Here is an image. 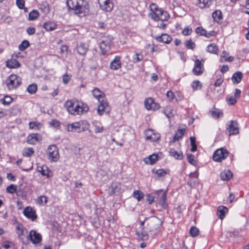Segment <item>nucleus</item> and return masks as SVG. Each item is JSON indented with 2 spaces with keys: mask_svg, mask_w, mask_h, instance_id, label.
I'll return each mask as SVG.
<instances>
[{
  "mask_svg": "<svg viewBox=\"0 0 249 249\" xmlns=\"http://www.w3.org/2000/svg\"><path fill=\"white\" fill-rule=\"evenodd\" d=\"M112 40L113 37L111 36H108L103 38L99 46L102 54H106L110 50Z\"/></svg>",
  "mask_w": 249,
  "mask_h": 249,
  "instance_id": "39448f33",
  "label": "nucleus"
},
{
  "mask_svg": "<svg viewBox=\"0 0 249 249\" xmlns=\"http://www.w3.org/2000/svg\"><path fill=\"white\" fill-rule=\"evenodd\" d=\"M144 105L147 110H156L160 108V105L155 103L152 98H148L144 101Z\"/></svg>",
  "mask_w": 249,
  "mask_h": 249,
  "instance_id": "f8f14e48",
  "label": "nucleus"
},
{
  "mask_svg": "<svg viewBox=\"0 0 249 249\" xmlns=\"http://www.w3.org/2000/svg\"><path fill=\"white\" fill-rule=\"evenodd\" d=\"M156 194L158 196L160 195V194L161 195L160 198V203L162 205L163 207H164L166 200L167 191L163 192L162 190H159L156 192Z\"/></svg>",
  "mask_w": 249,
  "mask_h": 249,
  "instance_id": "4be33fe9",
  "label": "nucleus"
},
{
  "mask_svg": "<svg viewBox=\"0 0 249 249\" xmlns=\"http://www.w3.org/2000/svg\"><path fill=\"white\" fill-rule=\"evenodd\" d=\"M212 17L213 20L217 22H219L223 18L222 12L220 10L214 11L212 14Z\"/></svg>",
  "mask_w": 249,
  "mask_h": 249,
  "instance_id": "c756f323",
  "label": "nucleus"
},
{
  "mask_svg": "<svg viewBox=\"0 0 249 249\" xmlns=\"http://www.w3.org/2000/svg\"><path fill=\"white\" fill-rule=\"evenodd\" d=\"M1 102L4 105H9L12 101V99L10 96H5L4 98L0 100Z\"/></svg>",
  "mask_w": 249,
  "mask_h": 249,
  "instance_id": "a18cd8bd",
  "label": "nucleus"
},
{
  "mask_svg": "<svg viewBox=\"0 0 249 249\" xmlns=\"http://www.w3.org/2000/svg\"><path fill=\"white\" fill-rule=\"evenodd\" d=\"M39 16V12L37 10H33L29 14L28 18L30 20H34L37 18Z\"/></svg>",
  "mask_w": 249,
  "mask_h": 249,
  "instance_id": "e433bc0d",
  "label": "nucleus"
},
{
  "mask_svg": "<svg viewBox=\"0 0 249 249\" xmlns=\"http://www.w3.org/2000/svg\"><path fill=\"white\" fill-rule=\"evenodd\" d=\"M207 51L210 53L217 54L218 52V48L215 44L211 43L207 46Z\"/></svg>",
  "mask_w": 249,
  "mask_h": 249,
  "instance_id": "7c9ffc66",
  "label": "nucleus"
},
{
  "mask_svg": "<svg viewBox=\"0 0 249 249\" xmlns=\"http://www.w3.org/2000/svg\"><path fill=\"white\" fill-rule=\"evenodd\" d=\"M228 151L223 148L216 150L213 155V160L217 162H221L228 156Z\"/></svg>",
  "mask_w": 249,
  "mask_h": 249,
  "instance_id": "0eeeda50",
  "label": "nucleus"
},
{
  "mask_svg": "<svg viewBox=\"0 0 249 249\" xmlns=\"http://www.w3.org/2000/svg\"><path fill=\"white\" fill-rule=\"evenodd\" d=\"M227 101L229 105H233L237 102L236 98L232 96L229 98H227Z\"/></svg>",
  "mask_w": 249,
  "mask_h": 249,
  "instance_id": "4d7b16f0",
  "label": "nucleus"
},
{
  "mask_svg": "<svg viewBox=\"0 0 249 249\" xmlns=\"http://www.w3.org/2000/svg\"><path fill=\"white\" fill-rule=\"evenodd\" d=\"M34 153L33 148H25L23 151V156L24 157H29Z\"/></svg>",
  "mask_w": 249,
  "mask_h": 249,
  "instance_id": "79ce46f5",
  "label": "nucleus"
},
{
  "mask_svg": "<svg viewBox=\"0 0 249 249\" xmlns=\"http://www.w3.org/2000/svg\"><path fill=\"white\" fill-rule=\"evenodd\" d=\"M239 125L237 121H231L229 124L227 125V130L229 132V135H236L239 133Z\"/></svg>",
  "mask_w": 249,
  "mask_h": 249,
  "instance_id": "1a4fd4ad",
  "label": "nucleus"
},
{
  "mask_svg": "<svg viewBox=\"0 0 249 249\" xmlns=\"http://www.w3.org/2000/svg\"><path fill=\"white\" fill-rule=\"evenodd\" d=\"M16 4L19 9H22L24 7L25 1L24 0H17Z\"/></svg>",
  "mask_w": 249,
  "mask_h": 249,
  "instance_id": "e2e57ef3",
  "label": "nucleus"
},
{
  "mask_svg": "<svg viewBox=\"0 0 249 249\" xmlns=\"http://www.w3.org/2000/svg\"><path fill=\"white\" fill-rule=\"evenodd\" d=\"M47 155L48 159L52 162L57 161L59 158L58 149L54 144L51 145L48 147Z\"/></svg>",
  "mask_w": 249,
  "mask_h": 249,
  "instance_id": "423d86ee",
  "label": "nucleus"
},
{
  "mask_svg": "<svg viewBox=\"0 0 249 249\" xmlns=\"http://www.w3.org/2000/svg\"><path fill=\"white\" fill-rule=\"evenodd\" d=\"M121 67V62L120 61V57L117 56L115 57L114 60L110 64V68L112 70H117L120 69Z\"/></svg>",
  "mask_w": 249,
  "mask_h": 249,
  "instance_id": "aec40b11",
  "label": "nucleus"
},
{
  "mask_svg": "<svg viewBox=\"0 0 249 249\" xmlns=\"http://www.w3.org/2000/svg\"><path fill=\"white\" fill-rule=\"evenodd\" d=\"M23 213L27 218L31 219L32 221L35 220L37 218L35 211L31 207H26L24 209Z\"/></svg>",
  "mask_w": 249,
  "mask_h": 249,
  "instance_id": "4468645a",
  "label": "nucleus"
},
{
  "mask_svg": "<svg viewBox=\"0 0 249 249\" xmlns=\"http://www.w3.org/2000/svg\"><path fill=\"white\" fill-rule=\"evenodd\" d=\"M37 86L35 84H32L27 87V90L30 94H34L37 91Z\"/></svg>",
  "mask_w": 249,
  "mask_h": 249,
  "instance_id": "ea45409f",
  "label": "nucleus"
},
{
  "mask_svg": "<svg viewBox=\"0 0 249 249\" xmlns=\"http://www.w3.org/2000/svg\"><path fill=\"white\" fill-rule=\"evenodd\" d=\"M145 139L147 140H150L152 142H156L159 140L160 137V134L156 132L152 129H148L145 132Z\"/></svg>",
  "mask_w": 249,
  "mask_h": 249,
  "instance_id": "6e6552de",
  "label": "nucleus"
},
{
  "mask_svg": "<svg viewBox=\"0 0 249 249\" xmlns=\"http://www.w3.org/2000/svg\"><path fill=\"white\" fill-rule=\"evenodd\" d=\"M192 32V28H190L187 27L184 28V29L182 31V33L184 36H189L191 34Z\"/></svg>",
  "mask_w": 249,
  "mask_h": 249,
  "instance_id": "0e129e2a",
  "label": "nucleus"
},
{
  "mask_svg": "<svg viewBox=\"0 0 249 249\" xmlns=\"http://www.w3.org/2000/svg\"><path fill=\"white\" fill-rule=\"evenodd\" d=\"M200 87L201 88V85L200 82L198 80L194 81L192 83V87L194 90L197 89L198 88Z\"/></svg>",
  "mask_w": 249,
  "mask_h": 249,
  "instance_id": "864d4df0",
  "label": "nucleus"
},
{
  "mask_svg": "<svg viewBox=\"0 0 249 249\" xmlns=\"http://www.w3.org/2000/svg\"><path fill=\"white\" fill-rule=\"evenodd\" d=\"M232 177V173L229 170H225L220 173V178L223 180H228Z\"/></svg>",
  "mask_w": 249,
  "mask_h": 249,
  "instance_id": "393cba45",
  "label": "nucleus"
},
{
  "mask_svg": "<svg viewBox=\"0 0 249 249\" xmlns=\"http://www.w3.org/2000/svg\"><path fill=\"white\" fill-rule=\"evenodd\" d=\"M243 77V74L240 71H237L233 73L231 79L233 83L238 84L240 82Z\"/></svg>",
  "mask_w": 249,
  "mask_h": 249,
  "instance_id": "cd10ccee",
  "label": "nucleus"
},
{
  "mask_svg": "<svg viewBox=\"0 0 249 249\" xmlns=\"http://www.w3.org/2000/svg\"><path fill=\"white\" fill-rule=\"evenodd\" d=\"M133 196L139 201L142 198L143 194L141 191L136 190L133 192Z\"/></svg>",
  "mask_w": 249,
  "mask_h": 249,
  "instance_id": "37998d69",
  "label": "nucleus"
},
{
  "mask_svg": "<svg viewBox=\"0 0 249 249\" xmlns=\"http://www.w3.org/2000/svg\"><path fill=\"white\" fill-rule=\"evenodd\" d=\"M210 113L213 117L218 119L220 117V114L222 115V113H221L219 110H213L210 111Z\"/></svg>",
  "mask_w": 249,
  "mask_h": 249,
  "instance_id": "13d9d810",
  "label": "nucleus"
},
{
  "mask_svg": "<svg viewBox=\"0 0 249 249\" xmlns=\"http://www.w3.org/2000/svg\"><path fill=\"white\" fill-rule=\"evenodd\" d=\"M228 212V208L224 206H220L217 210V215L218 217L222 220L225 216L226 213Z\"/></svg>",
  "mask_w": 249,
  "mask_h": 249,
  "instance_id": "412c9836",
  "label": "nucleus"
},
{
  "mask_svg": "<svg viewBox=\"0 0 249 249\" xmlns=\"http://www.w3.org/2000/svg\"><path fill=\"white\" fill-rule=\"evenodd\" d=\"M76 103L77 102L75 101L68 100L65 102L64 106L66 108L69 113H70V111H73L72 108Z\"/></svg>",
  "mask_w": 249,
  "mask_h": 249,
  "instance_id": "2f4dec72",
  "label": "nucleus"
},
{
  "mask_svg": "<svg viewBox=\"0 0 249 249\" xmlns=\"http://www.w3.org/2000/svg\"><path fill=\"white\" fill-rule=\"evenodd\" d=\"M88 47L89 46L87 44L81 43L79 45H77L76 50L80 55L84 56L88 50Z\"/></svg>",
  "mask_w": 249,
  "mask_h": 249,
  "instance_id": "a211bd4d",
  "label": "nucleus"
},
{
  "mask_svg": "<svg viewBox=\"0 0 249 249\" xmlns=\"http://www.w3.org/2000/svg\"><path fill=\"white\" fill-rule=\"evenodd\" d=\"M93 96L98 100L99 105L97 112L99 115H102L104 112L109 113L110 108L105 98V94L98 88H94L92 91Z\"/></svg>",
  "mask_w": 249,
  "mask_h": 249,
  "instance_id": "7ed1b4c3",
  "label": "nucleus"
},
{
  "mask_svg": "<svg viewBox=\"0 0 249 249\" xmlns=\"http://www.w3.org/2000/svg\"><path fill=\"white\" fill-rule=\"evenodd\" d=\"M2 246L6 249H14V245L11 242L5 241Z\"/></svg>",
  "mask_w": 249,
  "mask_h": 249,
  "instance_id": "09e8293b",
  "label": "nucleus"
},
{
  "mask_svg": "<svg viewBox=\"0 0 249 249\" xmlns=\"http://www.w3.org/2000/svg\"><path fill=\"white\" fill-rule=\"evenodd\" d=\"M17 186L14 184H11L6 188V192L9 194H13L17 191Z\"/></svg>",
  "mask_w": 249,
  "mask_h": 249,
  "instance_id": "c03bdc74",
  "label": "nucleus"
},
{
  "mask_svg": "<svg viewBox=\"0 0 249 249\" xmlns=\"http://www.w3.org/2000/svg\"><path fill=\"white\" fill-rule=\"evenodd\" d=\"M204 70L203 65L202 62L198 59L195 61L194 68L193 72L196 75H201Z\"/></svg>",
  "mask_w": 249,
  "mask_h": 249,
  "instance_id": "ddd939ff",
  "label": "nucleus"
},
{
  "mask_svg": "<svg viewBox=\"0 0 249 249\" xmlns=\"http://www.w3.org/2000/svg\"><path fill=\"white\" fill-rule=\"evenodd\" d=\"M56 24L52 21H48L45 22L43 25V28L47 31H52L55 30L56 28Z\"/></svg>",
  "mask_w": 249,
  "mask_h": 249,
  "instance_id": "c85d7f7f",
  "label": "nucleus"
},
{
  "mask_svg": "<svg viewBox=\"0 0 249 249\" xmlns=\"http://www.w3.org/2000/svg\"><path fill=\"white\" fill-rule=\"evenodd\" d=\"M196 32L197 35L205 36L206 33V30L202 27H198L196 30Z\"/></svg>",
  "mask_w": 249,
  "mask_h": 249,
  "instance_id": "8fccbe9b",
  "label": "nucleus"
},
{
  "mask_svg": "<svg viewBox=\"0 0 249 249\" xmlns=\"http://www.w3.org/2000/svg\"><path fill=\"white\" fill-rule=\"evenodd\" d=\"M73 111H70V113L73 115H77L82 113L83 111V108L76 103L72 108Z\"/></svg>",
  "mask_w": 249,
  "mask_h": 249,
  "instance_id": "72a5a7b5",
  "label": "nucleus"
},
{
  "mask_svg": "<svg viewBox=\"0 0 249 249\" xmlns=\"http://www.w3.org/2000/svg\"><path fill=\"white\" fill-rule=\"evenodd\" d=\"M6 86L9 90L15 89L21 84V78L16 74H11L6 81Z\"/></svg>",
  "mask_w": 249,
  "mask_h": 249,
  "instance_id": "20e7f679",
  "label": "nucleus"
},
{
  "mask_svg": "<svg viewBox=\"0 0 249 249\" xmlns=\"http://www.w3.org/2000/svg\"><path fill=\"white\" fill-rule=\"evenodd\" d=\"M6 65L9 68L16 69L19 68L20 66V64L17 60L12 59L6 61Z\"/></svg>",
  "mask_w": 249,
  "mask_h": 249,
  "instance_id": "b1692460",
  "label": "nucleus"
},
{
  "mask_svg": "<svg viewBox=\"0 0 249 249\" xmlns=\"http://www.w3.org/2000/svg\"><path fill=\"white\" fill-rule=\"evenodd\" d=\"M40 124L36 122H30L29 126L30 129H38L39 128Z\"/></svg>",
  "mask_w": 249,
  "mask_h": 249,
  "instance_id": "5fc2aeb1",
  "label": "nucleus"
},
{
  "mask_svg": "<svg viewBox=\"0 0 249 249\" xmlns=\"http://www.w3.org/2000/svg\"><path fill=\"white\" fill-rule=\"evenodd\" d=\"M79 133L83 132L88 129L89 124L87 121H81L79 122Z\"/></svg>",
  "mask_w": 249,
  "mask_h": 249,
  "instance_id": "f704fd0d",
  "label": "nucleus"
},
{
  "mask_svg": "<svg viewBox=\"0 0 249 249\" xmlns=\"http://www.w3.org/2000/svg\"><path fill=\"white\" fill-rule=\"evenodd\" d=\"M166 96L170 101H171L174 98V94L170 90L167 92Z\"/></svg>",
  "mask_w": 249,
  "mask_h": 249,
  "instance_id": "338daca9",
  "label": "nucleus"
},
{
  "mask_svg": "<svg viewBox=\"0 0 249 249\" xmlns=\"http://www.w3.org/2000/svg\"><path fill=\"white\" fill-rule=\"evenodd\" d=\"M172 37L166 34H162L161 36L155 37V39L158 42L168 44L172 40Z\"/></svg>",
  "mask_w": 249,
  "mask_h": 249,
  "instance_id": "f3484780",
  "label": "nucleus"
},
{
  "mask_svg": "<svg viewBox=\"0 0 249 249\" xmlns=\"http://www.w3.org/2000/svg\"><path fill=\"white\" fill-rule=\"evenodd\" d=\"M187 159L188 160V162L193 165H196V161L194 159V156L192 154H188L187 155Z\"/></svg>",
  "mask_w": 249,
  "mask_h": 249,
  "instance_id": "603ef678",
  "label": "nucleus"
},
{
  "mask_svg": "<svg viewBox=\"0 0 249 249\" xmlns=\"http://www.w3.org/2000/svg\"><path fill=\"white\" fill-rule=\"evenodd\" d=\"M28 239H29L34 244L39 243L42 240L41 235L36 232L35 230L30 231L29 234L27 236Z\"/></svg>",
  "mask_w": 249,
  "mask_h": 249,
  "instance_id": "9d476101",
  "label": "nucleus"
},
{
  "mask_svg": "<svg viewBox=\"0 0 249 249\" xmlns=\"http://www.w3.org/2000/svg\"><path fill=\"white\" fill-rule=\"evenodd\" d=\"M69 9L73 10L79 16H84L89 12V5L87 1L83 0H67Z\"/></svg>",
  "mask_w": 249,
  "mask_h": 249,
  "instance_id": "f03ea898",
  "label": "nucleus"
},
{
  "mask_svg": "<svg viewBox=\"0 0 249 249\" xmlns=\"http://www.w3.org/2000/svg\"><path fill=\"white\" fill-rule=\"evenodd\" d=\"M104 130V128L103 126L98 125L95 124L94 125V131L96 133H102Z\"/></svg>",
  "mask_w": 249,
  "mask_h": 249,
  "instance_id": "680f3d73",
  "label": "nucleus"
},
{
  "mask_svg": "<svg viewBox=\"0 0 249 249\" xmlns=\"http://www.w3.org/2000/svg\"><path fill=\"white\" fill-rule=\"evenodd\" d=\"M156 174L157 175L159 178H160L164 177L167 174V172L163 169H160L158 170L156 172Z\"/></svg>",
  "mask_w": 249,
  "mask_h": 249,
  "instance_id": "bf43d9fd",
  "label": "nucleus"
},
{
  "mask_svg": "<svg viewBox=\"0 0 249 249\" xmlns=\"http://www.w3.org/2000/svg\"><path fill=\"white\" fill-rule=\"evenodd\" d=\"M190 233L192 236L196 237L198 235L199 233V231L196 227H193L190 230Z\"/></svg>",
  "mask_w": 249,
  "mask_h": 249,
  "instance_id": "de8ad7c7",
  "label": "nucleus"
},
{
  "mask_svg": "<svg viewBox=\"0 0 249 249\" xmlns=\"http://www.w3.org/2000/svg\"><path fill=\"white\" fill-rule=\"evenodd\" d=\"M40 136L38 134H30L27 139V142L28 143L31 144H35L40 141Z\"/></svg>",
  "mask_w": 249,
  "mask_h": 249,
  "instance_id": "dca6fc26",
  "label": "nucleus"
},
{
  "mask_svg": "<svg viewBox=\"0 0 249 249\" xmlns=\"http://www.w3.org/2000/svg\"><path fill=\"white\" fill-rule=\"evenodd\" d=\"M185 129H178L177 132L174 134L173 141L175 142L181 139L184 135Z\"/></svg>",
  "mask_w": 249,
  "mask_h": 249,
  "instance_id": "473e14b6",
  "label": "nucleus"
},
{
  "mask_svg": "<svg viewBox=\"0 0 249 249\" xmlns=\"http://www.w3.org/2000/svg\"><path fill=\"white\" fill-rule=\"evenodd\" d=\"M30 45V43L28 40H24L19 45L18 49L20 51H23L27 48Z\"/></svg>",
  "mask_w": 249,
  "mask_h": 249,
  "instance_id": "a19ab883",
  "label": "nucleus"
},
{
  "mask_svg": "<svg viewBox=\"0 0 249 249\" xmlns=\"http://www.w3.org/2000/svg\"><path fill=\"white\" fill-rule=\"evenodd\" d=\"M148 16L154 21H158L159 19L158 18L157 12H150L149 13Z\"/></svg>",
  "mask_w": 249,
  "mask_h": 249,
  "instance_id": "69168bd1",
  "label": "nucleus"
},
{
  "mask_svg": "<svg viewBox=\"0 0 249 249\" xmlns=\"http://www.w3.org/2000/svg\"><path fill=\"white\" fill-rule=\"evenodd\" d=\"M185 45L187 48L189 49L193 50L196 47L195 43L191 39L186 40Z\"/></svg>",
  "mask_w": 249,
  "mask_h": 249,
  "instance_id": "49530a36",
  "label": "nucleus"
},
{
  "mask_svg": "<svg viewBox=\"0 0 249 249\" xmlns=\"http://www.w3.org/2000/svg\"><path fill=\"white\" fill-rule=\"evenodd\" d=\"M67 130L69 131L79 133L80 128L79 122H74L69 124L67 127Z\"/></svg>",
  "mask_w": 249,
  "mask_h": 249,
  "instance_id": "a878e982",
  "label": "nucleus"
},
{
  "mask_svg": "<svg viewBox=\"0 0 249 249\" xmlns=\"http://www.w3.org/2000/svg\"><path fill=\"white\" fill-rule=\"evenodd\" d=\"M158 160V156L156 154H153L148 156V157L145 159L144 161L146 163H149L151 165H153Z\"/></svg>",
  "mask_w": 249,
  "mask_h": 249,
  "instance_id": "bb28decb",
  "label": "nucleus"
},
{
  "mask_svg": "<svg viewBox=\"0 0 249 249\" xmlns=\"http://www.w3.org/2000/svg\"><path fill=\"white\" fill-rule=\"evenodd\" d=\"M143 59V55L138 53H136L133 56V62L137 63L141 61Z\"/></svg>",
  "mask_w": 249,
  "mask_h": 249,
  "instance_id": "3c124183",
  "label": "nucleus"
},
{
  "mask_svg": "<svg viewBox=\"0 0 249 249\" xmlns=\"http://www.w3.org/2000/svg\"><path fill=\"white\" fill-rule=\"evenodd\" d=\"M154 197L150 194H148L146 196V200L149 204H151L154 201Z\"/></svg>",
  "mask_w": 249,
  "mask_h": 249,
  "instance_id": "774afa93",
  "label": "nucleus"
},
{
  "mask_svg": "<svg viewBox=\"0 0 249 249\" xmlns=\"http://www.w3.org/2000/svg\"><path fill=\"white\" fill-rule=\"evenodd\" d=\"M36 202L39 205H45L48 201V198L46 196H41L36 198Z\"/></svg>",
  "mask_w": 249,
  "mask_h": 249,
  "instance_id": "4c0bfd02",
  "label": "nucleus"
},
{
  "mask_svg": "<svg viewBox=\"0 0 249 249\" xmlns=\"http://www.w3.org/2000/svg\"><path fill=\"white\" fill-rule=\"evenodd\" d=\"M169 155L171 156L174 157L176 159L181 160L183 158V155L181 153H179L178 152L175 150H172L169 151Z\"/></svg>",
  "mask_w": 249,
  "mask_h": 249,
  "instance_id": "58836bf2",
  "label": "nucleus"
},
{
  "mask_svg": "<svg viewBox=\"0 0 249 249\" xmlns=\"http://www.w3.org/2000/svg\"><path fill=\"white\" fill-rule=\"evenodd\" d=\"M98 2L101 8L106 12H110L113 8L111 0H99Z\"/></svg>",
  "mask_w": 249,
  "mask_h": 249,
  "instance_id": "9b49d317",
  "label": "nucleus"
},
{
  "mask_svg": "<svg viewBox=\"0 0 249 249\" xmlns=\"http://www.w3.org/2000/svg\"><path fill=\"white\" fill-rule=\"evenodd\" d=\"M144 221H141L140 224L141 230L136 231V234L139 238L142 240H146L148 239V232L151 231L158 228L161 224L160 219L157 217H153L149 219L148 225L150 228L145 230L144 228Z\"/></svg>",
  "mask_w": 249,
  "mask_h": 249,
  "instance_id": "f257e3e1",
  "label": "nucleus"
},
{
  "mask_svg": "<svg viewBox=\"0 0 249 249\" xmlns=\"http://www.w3.org/2000/svg\"><path fill=\"white\" fill-rule=\"evenodd\" d=\"M170 18V15L169 13L166 12L164 11L162 13V15L160 16V20L161 21H167Z\"/></svg>",
  "mask_w": 249,
  "mask_h": 249,
  "instance_id": "6e6d98bb",
  "label": "nucleus"
},
{
  "mask_svg": "<svg viewBox=\"0 0 249 249\" xmlns=\"http://www.w3.org/2000/svg\"><path fill=\"white\" fill-rule=\"evenodd\" d=\"M121 184L119 182H113L108 190V193L110 195L116 194L120 192Z\"/></svg>",
  "mask_w": 249,
  "mask_h": 249,
  "instance_id": "2eb2a0df",
  "label": "nucleus"
},
{
  "mask_svg": "<svg viewBox=\"0 0 249 249\" xmlns=\"http://www.w3.org/2000/svg\"><path fill=\"white\" fill-rule=\"evenodd\" d=\"M150 9L151 10V12H157L158 10H159L160 8L158 7V6L155 3H152L150 5Z\"/></svg>",
  "mask_w": 249,
  "mask_h": 249,
  "instance_id": "052dcab7",
  "label": "nucleus"
},
{
  "mask_svg": "<svg viewBox=\"0 0 249 249\" xmlns=\"http://www.w3.org/2000/svg\"><path fill=\"white\" fill-rule=\"evenodd\" d=\"M37 169V171L39 172H40L42 176H46L47 177H49V175L48 174V168L47 166L43 165L42 166H38Z\"/></svg>",
  "mask_w": 249,
  "mask_h": 249,
  "instance_id": "c9c22d12",
  "label": "nucleus"
},
{
  "mask_svg": "<svg viewBox=\"0 0 249 249\" xmlns=\"http://www.w3.org/2000/svg\"><path fill=\"white\" fill-rule=\"evenodd\" d=\"M212 0H197L196 4L200 8H209L212 4Z\"/></svg>",
  "mask_w": 249,
  "mask_h": 249,
  "instance_id": "5701e85b",
  "label": "nucleus"
},
{
  "mask_svg": "<svg viewBox=\"0 0 249 249\" xmlns=\"http://www.w3.org/2000/svg\"><path fill=\"white\" fill-rule=\"evenodd\" d=\"M16 230V232L18 234V237L22 239L23 243L25 244L21 236L28 233L27 230L24 228L22 224H18L17 225Z\"/></svg>",
  "mask_w": 249,
  "mask_h": 249,
  "instance_id": "6ab92c4d",
  "label": "nucleus"
}]
</instances>
